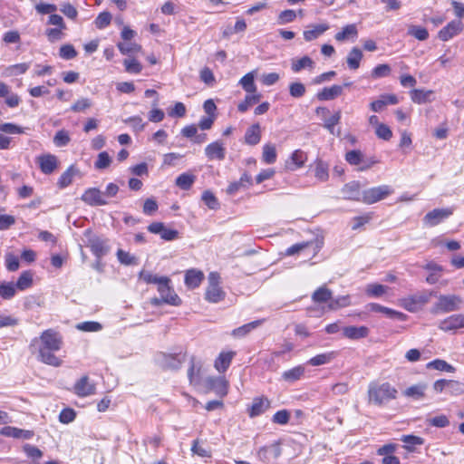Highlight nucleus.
<instances>
[{"mask_svg":"<svg viewBox=\"0 0 464 464\" xmlns=\"http://www.w3.org/2000/svg\"><path fill=\"white\" fill-rule=\"evenodd\" d=\"M398 390L390 382H371L368 387V401L376 406H384L397 399Z\"/></svg>","mask_w":464,"mask_h":464,"instance_id":"f257e3e1","label":"nucleus"},{"mask_svg":"<svg viewBox=\"0 0 464 464\" xmlns=\"http://www.w3.org/2000/svg\"><path fill=\"white\" fill-rule=\"evenodd\" d=\"M462 299L456 295H441L431 308L434 314H446L457 311L460 308Z\"/></svg>","mask_w":464,"mask_h":464,"instance_id":"f03ea898","label":"nucleus"},{"mask_svg":"<svg viewBox=\"0 0 464 464\" xmlns=\"http://www.w3.org/2000/svg\"><path fill=\"white\" fill-rule=\"evenodd\" d=\"M30 350L33 353H37V359L48 365L59 367L62 365V360L55 356L54 353L57 350H49L37 344L36 341H32L30 343Z\"/></svg>","mask_w":464,"mask_h":464,"instance_id":"7ed1b4c3","label":"nucleus"},{"mask_svg":"<svg viewBox=\"0 0 464 464\" xmlns=\"http://www.w3.org/2000/svg\"><path fill=\"white\" fill-rule=\"evenodd\" d=\"M220 276L217 272L208 275V286L206 290V299L211 303H218L224 299L225 292L219 286Z\"/></svg>","mask_w":464,"mask_h":464,"instance_id":"20e7f679","label":"nucleus"},{"mask_svg":"<svg viewBox=\"0 0 464 464\" xmlns=\"http://www.w3.org/2000/svg\"><path fill=\"white\" fill-rule=\"evenodd\" d=\"M393 192L392 188L388 185H382L365 189L362 193V201L365 204L376 203Z\"/></svg>","mask_w":464,"mask_h":464,"instance_id":"39448f33","label":"nucleus"},{"mask_svg":"<svg viewBox=\"0 0 464 464\" xmlns=\"http://www.w3.org/2000/svg\"><path fill=\"white\" fill-rule=\"evenodd\" d=\"M32 341H36L37 344L49 350L59 351L63 345L62 337L53 329L44 331L39 338H34Z\"/></svg>","mask_w":464,"mask_h":464,"instance_id":"423d86ee","label":"nucleus"},{"mask_svg":"<svg viewBox=\"0 0 464 464\" xmlns=\"http://www.w3.org/2000/svg\"><path fill=\"white\" fill-rule=\"evenodd\" d=\"M185 361V353L179 352L177 353H160L157 355L158 363L164 369L177 370Z\"/></svg>","mask_w":464,"mask_h":464,"instance_id":"0eeeda50","label":"nucleus"},{"mask_svg":"<svg viewBox=\"0 0 464 464\" xmlns=\"http://www.w3.org/2000/svg\"><path fill=\"white\" fill-rule=\"evenodd\" d=\"M170 279L165 276L158 285V291L165 304L179 306L181 304V299L174 292L173 288L169 285Z\"/></svg>","mask_w":464,"mask_h":464,"instance_id":"6e6552de","label":"nucleus"},{"mask_svg":"<svg viewBox=\"0 0 464 464\" xmlns=\"http://www.w3.org/2000/svg\"><path fill=\"white\" fill-rule=\"evenodd\" d=\"M453 214V208H435L428 212L423 218V223L429 227H435Z\"/></svg>","mask_w":464,"mask_h":464,"instance_id":"1a4fd4ad","label":"nucleus"},{"mask_svg":"<svg viewBox=\"0 0 464 464\" xmlns=\"http://www.w3.org/2000/svg\"><path fill=\"white\" fill-rule=\"evenodd\" d=\"M81 199L89 206H105L109 202L104 198L103 192L97 188H90L84 191Z\"/></svg>","mask_w":464,"mask_h":464,"instance_id":"9d476101","label":"nucleus"},{"mask_svg":"<svg viewBox=\"0 0 464 464\" xmlns=\"http://www.w3.org/2000/svg\"><path fill=\"white\" fill-rule=\"evenodd\" d=\"M463 28L464 24L459 19L453 20L439 31L438 37L441 41L447 42L460 34L463 31Z\"/></svg>","mask_w":464,"mask_h":464,"instance_id":"9b49d317","label":"nucleus"},{"mask_svg":"<svg viewBox=\"0 0 464 464\" xmlns=\"http://www.w3.org/2000/svg\"><path fill=\"white\" fill-rule=\"evenodd\" d=\"M316 114L321 115L324 118V127L332 134H334V126L340 122L341 120V111H335L332 116L326 117L329 115L330 111L325 107H318L316 109Z\"/></svg>","mask_w":464,"mask_h":464,"instance_id":"f8f14e48","label":"nucleus"},{"mask_svg":"<svg viewBox=\"0 0 464 464\" xmlns=\"http://www.w3.org/2000/svg\"><path fill=\"white\" fill-rule=\"evenodd\" d=\"M148 230L153 234H159L166 241H172L178 237L179 232L166 227L161 222H153L148 227Z\"/></svg>","mask_w":464,"mask_h":464,"instance_id":"ddd939ff","label":"nucleus"},{"mask_svg":"<svg viewBox=\"0 0 464 464\" xmlns=\"http://www.w3.org/2000/svg\"><path fill=\"white\" fill-rule=\"evenodd\" d=\"M37 162L40 169L44 174H52L59 165V160L55 155L53 154H43L37 157Z\"/></svg>","mask_w":464,"mask_h":464,"instance_id":"4468645a","label":"nucleus"},{"mask_svg":"<svg viewBox=\"0 0 464 464\" xmlns=\"http://www.w3.org/2000/svg\"><path fill=\"white\" fill-rule=\"evenodd\" d=\"M439 328L444 332L464 328V315L461 314L450 315L439 323Z\"/></svg>","mask_w":464,"mask_h":464,"instance_id":"2eb2a0df","label":"nucleus"},{"mask_svg":"<svg viewBox=\"0 0 464 464\" xmlns=\"http://www.w3.org/2000/svg\"><path fill=\"white\" fill-rule=\"evenodd\" d=\"M271 405V401L266 397H257L253 400L251 406L248 409V415L250 418L257 417L266 412Z\"/></svg>","mask_w":464,"mask_h":464,"instance_id":"dca6fc26","label":"nucleus"},{"mask_svg":"<svg viewBox=\"0 0 464 464\" xmlns=\"http://www.w3.org/2000/svg\"><path fill=\"white\" fill-rule=\"evenodd\" d=\"M73 390L78 396L86 397L95 392V386L89 382L88 376H82L76 382Z\"/></svg>","mask_w":464,"mask_h":464,"instance_id":"f3484780","label":"nucleus"},{"mask_svg":"<svg viewBox=\"0 0 464 464\" xmlns=\"http://www.w3.org/2000/svg\"><path fill=\"white\" fill-rule=\"evenodd\" d=\"M366 308L369 311H372V312L382 313V314H384L389 318L398 319V320H401V321H403L406 318V315L403 313L399 312V311H395L393 309H391V308H388V307H385V306H382V305H381L379 304H376V303H370V304H368L366 305Z\"/></svg>","mask_w":464,"mask_h":464,"instance_id":"a211bd4d","label":"nucleus"},{"mask_svg":"<svg viewBox=\"0 0 464 464\" xmlns=\"http://www.w3.org/2000/svg\"><path fill=\"white\" fill-rule=\"evenodd\" d=\"M205 154L210 160H223L226 157V149L221 142L215 141L206 147Z\"/></svg>","mask_w":464,"mask_h":464,"instance_id":"6ab92c4d","label":"nucleus"},{"mask_svg":"<svg viewBox=\"0 0 464 464\" xmlns=\"http://www.w3.org/2000/svg\"><path fill=\"white\" fill-rule=\"evenodd\" d=\"M0 434L5 437L24 440H30L34 436V432L32 430H22L11 426H5L2 428L0 430Z\"/></svg>","mask_w":464,"mask_h":464,"instance_id":"aec40b11","label":"nucleus"},{"mask_svg":"<svg viewBox=\"0 0 464 464\" xmlns=\"http://www.w3.org/2000/svg\"><path fill=\"white\" fill-rule=\"evenodd\" d=\"M370 330L366 326H346L343 328L344 337L351 340H359L368 336Z\"/></svg>","mask_w":464,"mask_h":464,"instance_id":"412c9836","label":"nucleus"},{"mask_svg":"<svg viewBox=\"0 0 464 464\" xmlns=\"http://www.w3.org/2000/svg\"><path fill=\"white\" fill-rule=\"evenodd\" d=\"M426 390H427V384L426 383H417L414 385H411L405 389L402 392V394L405 397L411 398L415 401H420L425 398L426 395Z\"/></svg>","mask_w":464,"mask_h":464,"instance_id":"4be33fe9","label":"nucleus"},{"mask_svg":"<svg viewBox=\"0 0 464 464\" xmlns=\"http://www.w3.org/2000/svg\"><path fill=\"white\" fill-rule=\"evenodd\" d=\"M306 160V153L301 150H296L292 153L290 160L286 162V168L289 170L294 171L297 169L302 168Z\"/></svg>","mask_w":464,"mask_h":464,"instance_id":"5701e85b","label":"nucleus"},{"mask_svg":"<svg viewBox=\"0 0 464 464\" xmlns=\"http://www.w3.org/2000/svg\"><path fill=\"white\" fill-rule=\"evenodd\" d=\"M343 93L342 85H332L331 87H324L317 94L316 97L319 101H331L340 96Z\"/></svg>","mask_w":464,"mask_h":464,"instance_id":"b1692460","label":"nucleus"},{"mask_svg":"<svg viewBox=\"0 0 464 464\" xmlns=\"http://www.w3.org/2000/svg\"><path fill=\"white\" fill-rule=\"evenodd\" d=\"M342 193L344 198L352 200H362V194L360 192V185L358 182H350L345 184L342 188Z\"/></svg>","mask_w":464,"mask_h":464,"instance_id":"393cba45","label":"nucleus"},{"mask_svg":"<svg viewBox=\"0 0 464 464\" xmlns=\"http://www.w3.org/2000/svg\"><path fill=\"white\" fill-rule=\"evenodd\" d=\"M313 166L316 179L321 182L326 181L329 178V165L321 159H317Z\"/></svg>","mask_w":464,"mask_h":464,"instance_id":"a878e982","label":"nucleus"},{"mask_svg":"<svg viewBox=\"0 0 464 464\" xmlns=\"http://www.w3.org/2000/svg\"><path fill=\"white\" fill-rule=\"evenodd\" d=\"M204 279V274L196 269H189L185 274V284L189 288H196L199 286Z\"/></svg>","mask_w":464,"mask_h":464,"instance_id":"bb28decb","label":"nucleus"},{"mask_svg":"<svg viewBox=\"0 0 464 464\" xmlns=\"http://www.w3.org/2000/svg\"><path fill=\"white\" fill-rule=\"evenodd\" d=\"M308 28L304 32V38L305 41L310 42L326 32L329 29V25L326 24H313L309 25Z\"/></svg>","mask_w":464,"mask_h":464,"instance_id":"cd10ccee","label":"nucleus"},{"mask_svg":"<svg viewBox=\"0 0 464 464\" xmlns=\"http://www.w3.org/2000/svg\"><path fill=\"white\" fill-rule=\"evenodd\" d=\"M261 140V129L259 123H255L249 127L245 133V142L254 146L259 143Z\"/></svg>","mask_w":464,"mask_h":464,"instance_id":"c85d7f7f","label":"nucleus"},{"mask_svg":"<svg viewBox=\"0 0 464 464\" xmlns=\"http://www.w3.org/2000/svg\"><path fill=\"white\" fill-rule=\"evenodd\" d=\"M314 65V62L307 55L299 59H293L291 62V69L294 72H299L304 69L313 70Z\"/></svg>","mask_w":464,"mask_h":464,"instance_id":"c756f323","label":"nucleus"},{"mask_svg":"<svg viewBox=\"0 0 464 464\" xmlns=\"http://www.w3.org/2000/svg\"><path fill=\"white\" fill-rule=\"evenodd\" d=\"M358 35L357 26L354 24H350L343 27L342 31L338 32L334 38L338 42H343L348 39H355Z\"/></svg>","mask_w":464,"mask_h":464,"instance_id":"7c9ffc66","label":"nucleus"},{"mask_svg":"<svg viewBox=\"0 0 464 464\" xmlns=\"http://www.w3.org/2000/svg\"><path fill=\"white\" fill-rule=\"evenodd\" d=\"M235 355L234 352L221 353L215 361V368L219 372H225L229 367Z\"/></svg>","mask_w":464,"mask_h":464,"instance_id":"2f4dec72","label":"nucleus"},{"mask_svg":"<svg viewBox=\"0 0 464 464\" xmlns=\"http://www.w3.org/2000/svg\"><path fill=\"white\" fill-rule=\"evenodd\" d=\"M90 247L93 255L98 258L105 256L109 251L105 242L99 237L90 239Z\"/></svg>","mask_w":464,"mask_h":464,"instance_id":"473e14b6","label":"nucleus"},{"mask_svg":"<svg viewBox=\"0 0 464 464\" xmlns=\"http://www.w3.org/2000/svg\"><path fill=\"white\" fill-rule=\"evenodd\" d=\"M264 320H256L253 321L251 323L246 324L242 326H239L232 331V335L237 338H242L246 335H247L251 331L257 328L259 325L262 324Z\"/></svg>","mask_w":464,"mask_h":464,"instance_id":"72a5a7b5","label":"nucleus"},{"mask_svg":"<svg viewBox=\"0 0 464 464\" xmlns=\"http://www.w3.org/2000/svg\"><path fill=\"white\" fill-rule=\"evenodd\" d=\"M362 52L357 48L353 47L349 52L347 57H346V63L348 67L351 70H357L360 67L361 60L362 59Z\"/></svg>","mask_w":464,"mask_h":464,"instance_id":"f704fd0d","label":"nucleus"},{"mask_svg":"<svg viewBox=\"0 0 464 464\" xmlns=\"http://www.w3.org/2000/svg\"><path fill=\"white\" fill-rule=\"evenodd\" d=\"M78 173V169L73 166H70L59 178L57 186L60 188H65L72 184L74 176Z\"/></svg>","mask_w":464,"mask_h":464,"instance_id":"c9c22d12","label":"nucleus"},{"mask_svg":"<svg viewBox=\"0 0 464 464\" xmlns=\"http://www.w3.org/2000/svg\"><path fill=\"white\" fill-rule=\"evenodd\" d=\"M433 92L431 90L413 89L411 91V99L413 102L422 104L430 101Z\"/></svg>","mask_w":464,"mask_h":464,"instance_id":"e433bc0d","label":"nucleus"},{"mask_svg":"<svg viewBox=\"0 0 464 464\" xmlns=\"http://www.w3.org/2000/svg\"><path fill=\"white\" fill-rule=\"evenodd\" d=\"M401 440L404 443L403 448L409 452L415 451V446L424 443V439L415 435H402Z\"/></svg>","mask_w":464,"mask_h":464,"instance_id":"4c0bfd02","label":"nucleus"},{"mask_svg":"<svg viewBox=\"0 0 464 464\" xmlns=\"http://www.w3.org/2000/svg\"><path fill=\"white\" fill-rule=\"evenodd\" d=\"M249 94L246 95L244 101H242L238 105L237 109L240 112L246 111L251 106L256 104L261 100L262 95L257 92H248Z\"/></svg>","mask_w":464,"mask_h":464,"instance_id":"58836bf2","label":"nucleus"},{"mask_svg":"<svg viewBox=\"0 0 464 464\" xmlns=\"http://www.w3.org/2000/svg\"><path fill=\"white\" fill-rule=\"evenodd\" d=\"M336 355L337 353L335 352H329L325 353L317 354L308 361V364L312 366L324 365L331 362L336 357Z\"/></svg>","mask_w":464,"mask_h":464,"instance_id":"ea45409f","label":"nucleus"},{"mask_svg":"<svg viewBox=\"0 0 464 464\" xmlns=\"http://www.w3.org/2000/svg\"><path fill=\"white\" fill-rule=\"evenodd\" d=\"M424 269L430 271V274L427 276V283L433 285L439 281L440 276V273L442 271V267L434 262H430L424 266Z\"/></svg>","mask_w":464,"mask_h":464,"instance_id":"a19ab883","label":"nucleus"},{"mask_svg":"<svg viewBox=\"0 0 464 464\" xmlns=\"http://www.w3.org/2000/svg\"><path fill=\"white\" fill-rule=\"evenodd\" d=\"M304 373V368L301 365L295 366L292 369L285 371L282 373V378L287 382H294L299 380Z\"/></svg>","mask_w":464,"mask_h":464,"instance_id":"79ce46f5","label":"nucleus"},{"mask_svg":"<svg viewBox=\"0 0 464 464\" xmlns=\"http://www.w3.org/2000/svg\"><path fill=\"white\" fill-rule=\"evenodd\" d=\"M196 180V176L190 173H182L176 179V185L184 190L189 189Z\"/></svg>","mask_w":464,"mask_h":464,"instance_id":"37998d69","label":"nucleus"},{"mask_svg":"<svg viewBox=\"0 0 464 464\" xmlns=\"http://www.w3.org/2000/svg\"><path fill=\"white\" fill-rule=\"evenodd\" d=\"M426 367L428 369H434L441 372H454L455 368L449 364L446 361L436 359L427 363Z\"/></svg>","mask_w":464,"mask_h":464,"instance_id":"c03bdc74","label":"nucleus"},{"mask_svg":"<svg viewBox=\"0 0 464 464\" xmlns=\"http://www.w3.org/2000/svg\"><path fill=\"white\" fill-rule=\"evenodd\" d=\"M32 285H33V274L30 271H24L20 275V276L14 285H15V288L23 291V290H25V289L31 287Z\"/></svg>","mask_w":464,"mask_h":464,"instance_id":"a18cd8bd","label":"nucleus"},{"mask_svg":"<svg viewBox=\"0 0 464 464\" xmlns=\"http://www.w3.org/2000/svg\"><path fill=\"white\" fill-rule=\"evenodd\" d=\"M16 288L12 282H1L0 283V296L3 299L9 300L14 296Z\"/></svg>","mask_w":464,"mask_h":464,"instance_id":"49530a36","label":"nucleus"},{"mask_svg":"<svg viewBox=\"0 0 464 464\" xmlns=\"http://www.w3.org/2000/svg\"><path fill=\"white\" fill-rule=\"evenodd\" d=\"M239 83L246 92H256V86L255 84V76L253 72H248L244 75L240 79Z\"/></svg>","mask_w":464,"mask_h":464,"instance_id":"de8ad7c7","label":"nucleus"},{"mask_svg":"<svg viewBox=\"0 0 464 464\" xmlns=\"http://www.w3.org/2000/svg\"><path fill=\"white\" fill-rule=\"evenodd\" d=\"M263 161L266 164H273L276 160V147L270 143L265 144L262 154Z\"/></svg>","mask_w":464,"mask_h":464,"instance_id":"09e8293b","label":"nucleus"},{"mask_svg":"<svg viewBox=\"0 0 464 464\" xmlns=\"http://www.w3.org/2000/svg\"><path fill=\"white\" fill-rule=\"evenodd\" d=\"M312 298L315 303H325L327 301L330 303L332 299V291L324 286L320 287L314 291Z\"/></svg>","mask_w":464,"mask_h":464,"instance_id":"8fccbe9b","label":"nucleus"},{"mask_svg":"<svg viewBox=\"0 0 464 464\" xmlns=\"http://www.w3.org/2000/svg\"><path fill=\"white\" fill-rule=\"evenodd\" d=\"M408 34L415 37L419 41H425L429 38L428 30L420 25H410Z\"/></svg>","mask_w":464,"mask_h":464,"instance_id":"3c124183","label":"nucleus"},{"mask_svg":"<svg viewBox=\"0 0 464 464\" xmlns=\"http://www.w3.org/2000/svg\"><path fill=\"white\" fill-rule=\"evenodd\" d=\"M116 255L119 262L122 265L132 266L138 264L136 256L130 255L129 252H126L122 249H119Z\"/></svg>","mask_w":464,"mask_h":464,"instance_id":"603ef678","label":"nucleus"},{"mask_svg":"<svg viewBox=\"0 0 464 464\" xmlns=\"http://www.w3.org/2000/svg\"><path fill=\"white\" fill-rule=\"evenodd\" d=\"M427 302V299L426 297L424 296H417V295H414V296H411V297H408V298H405L403 300V305H404V308L407 309L408 311H414L416 309V305L419 304H424Z\"/></svg>","mask_w":464,"mask_h":464,"instance_id":"864d4df0","label":"nucleus"},{"mask_svg":"<svg viewBox=\"0 0 464 464\" xmlns=\"http://www.w3.org/2000/svg\"><path fill=\"white\" fill-rule=\"evenodd\" d=\"M346 161L351 165H360L364 163L363 154L361 150H353L345 154Z\"/></svg>","mask_w":464,"mask_h":464,"instance_id":"5fc2aeb1","label":"nucleus"},{"mask_svg":"<svg viewBox=\"0 0 464 464\" xmlns=\"http://www.w3.org/2000/svg\"><path fill=\"white\" fill-rule=\"evenodd\" d=\"M0 131L8 134H22L24 132V129L11 122H0Z\"/></svg>","mask_w":464,"mask_h":464,"instance_id":"6e6d98bb","label":"nucleus"},{"mask_svg":"<svg viewBox=\"0 0 464 464\" xmlns=\"http://www.w3.org/2000/svg\"><path fill=\"white\" fill-rule=\"evenodd\" d=\"M76 328L82 332H99L102 329V325L98 322L87 321L78 324Z\"/></svg>","mask_w":464,"mask_h":464,"instance_id":"4d7b16f0","label":"nucleus"},{"mask_svg":"<svg viewBox=\"0 0 464 464\" xmlns=\"http://www.w3.org/2000/svg\"><path fill=\"white\" fill-rule=\"evenodd\" d=\"M111 163V158L106 151H102L98 154L97 160L94 163V167L97 169H104L108 168Z\"/></svg>","mask_w":464,"mask_h":464,"instance_id":"13d9d810","label":"nucleus"},{"mask_svg":"<svg viewBox=\"0 0 464 464\" xmlns=\"http://www.w3.org/2000/svg\"><path fill=\"white\" fill-rule=\"evenodd\" d=\"M387 286L380 284H370L366 286L365 293L369 296H381L386 293Z\"/></svg>","mask_w":464,"mask_h":464,"instance_id":"bf43d9fd","label":"nucleus"},{"mask_svg":"<svg viewBox=\"0 0 464 464\" xmlns=\"http://www.w3.org/2000/svg\"><path fill=\"white\" fill-rule=\"evenodd\" d=\"M350 305V296L343 295L339 296L335 299H331V302L328 304V307L331 310H337L341 307H345Z\"/></svg>","mask_w":464,"mask_h":464,"instance_id":"052dcab7","label":"nucleus"},{"mask_svg":"<svg viewBox=\"0 0 464 464\" xmlns=\"http://www.w3.org/2000/svg\"><path fill=\"white\" fill-rule=\"evenodd\" d=\"M123 64L126 72L130 73H139L142 70V65L135 58L125 59Z\"/></svg>","mask_w":464,"mask_h":464,"instance_id":"680f3d73","label":"nucleus"},{"mask_svg":"<svg viewBox=\"0 0 464 464\" xmlns=\"http://www.w3.org/2000/svg\"><path fill=\"white\" fill-rule=\"evenodd\" d=\"M59 55L64 60H71L77 56V52L73 45L68 44L60 47Z\"/></svg>","mask_w":464,"mask_h":464,"instance_id":"e2e57ef3","label":"nucleus"},{"mask_svg":"<svg viewBox=\"0 0 464 464\" xmlns=\"http://www.w3.org/2000/svg\"><path fill=\"white\" fill-rule=\"evenodd\" d=\"M118 49L122 54H130L131 53H138L141 50V46L136 43H119Z\"/></svg>","mask_w":464,"mask_h":464,"instance_id":"0e129e2a","label":"nucleus"},{"mask_svg":"<svg viewBox=\"0 0 464 464\" xmlns=\"http://www.w3.org/2000/svg\"><path fill=\"white\" fill-rule=\"evenodd\" d=\"M391 67L388 64H379L372 71V77L374 79L387 77L391 73Z\"/></svg>","mask_w":464,"mask_h":464,"instance_id":"69168bd1","label":"nucleus"},{"mask_svg":"<svg viewBox=\"0 0 464 464\" xmlns=\"http://www.w3.org/2000/svg\"><path fill=\"white\" fill-rule=\"evenodd\" d=\"M70 140L69 133L64 130H58L53 137V142L57 147L66 146Z\"/></svg>","mask_w":464,"mask_h":464,"instance_id":"338daca9","label":"nucleus"},{"mask_svg":"<svg viewBox=\"0 0 464 464\" xmlns=\"http://www.w3.org/2000/svg\"><path fill=\"white\" fill-rule=\"evenodd\" d=\"M305 86L299 82H292L289 85V93L294 98H301L305 93Z\"/></svg>","mask_w":464,"mask_h":464,"instance_id":"774afa93","label":"nucleus"}]
</instances>
